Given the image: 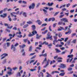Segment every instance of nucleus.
Returning <instances> with one entry per match:
<instances>
[{
  "instance_id": "nucleus-1",
  "label": "nucleus",
  "mask_w": 77,
  "mask_h": 77,
  "mask_svg": "<svg viewBox=\"0 0 77 77\" xmlns=\"http://www.w3.org/2000/svg\"><path fill=\"white\" fill-rule=\"evenodd\" d=\"M73 56H74L72 54H71L70 55H69L67 56V57H69L68 59L67 60V62L68 63L69 62H71L72 60V59H73Z\"/></svg>"
},
{
  "instance_id": "nucleus-2",
  "label": "nucleus",
  "mask_w": 77,
  "mask_h": 77,
  "mask_svg": "<svg viewBox=\"0 0 77 77\" xmlns=\"http://www.w3.org/2000/svg\"><path fill=\"white\" fill-rule=\"evenodd\" d=\"M32 34L31 32H29V34L28 36L29 37H31V36H34V35H35V34H36V33H37V31H36L34 30L32 32Z\"/></svg>"
},
{
  "instance_id": "nucleus-3",
  "label": "nucleus",
  "mask_w": 77,
  "mask_h": 77,
  "mask_svg": "<svg viewBox=\"0 0 77 77\" xmlns=\"http://www.w3.org/2000/svg\"><path fill=\"white\" fill-rule=\"evenodd\" d=\"M51 35V33L50 32H48V34H47V36H48V37H46V39H50V40H51V39H52V36H51L50 37H49Z\"/></svg>"
},
{
  "instance_id": "nucleus-4",
  "label": "nucleus",
  "mask_w": 77,
  "mask_h": 77,
  "mask_svg": "<svg viewBox=\"0 0 77 77\" xmlns=\"http://www.w3.org/2000/svg\"><path fill=\"white\" fill-rule=\"evenodd\" d=\"M8 54H6V53H4L2 54L1 56V57H2L1 58V60H2V59H3L4 58H5L6 56H8Z\"/></svg>"
},
{
  "instance_id": "nucleus-5",
  "label": "nucleus",
  "mask_w": 77,
  "mask_h": 77,
  "mask_svg": "<svg viewBox=\"0 0 77 77\" xmlns=\"http://www.w3.org/2000/svg\"><path fill=\"white\" fill-rule=\"evenodd\" d=\"M35 6V4L32 3L29 7V8L30 9H34Z\"/></svg>"
},
{
  "instance_id": "nucleus-6",
  "label": "nucleus",
  "mask_w": 77,
  "mask_h": 77,
  "mask_svg": "<svg viewBox=\"0 0 77 77\" xmlns=\"http://www.w3.org/2000/svg\"><path fill=\"white\" fill-rule=\"evenodd\" d=\"M60 20L62 21H64V23H68V19L66 18H63Z\"/></svg>"
},
{
  "instance_id": "nucleus-7",
  "label": "nucleus",
  "mask_w": 77,
  "mask_h": 77,
  "mask_svg": "<svg viewBox=\"0 0 77 77\" xmlns=\"http://www.w3.org/2000/svg\"><path fill=\"white\" fill-rule=\"evenodd\" d=\"M60 68H66V65L65 64H61L60 65Z\"/></svg>"
},
{
  "instance_id": "nucleus-8",
  "label": "nucleus",
  "mask_w": 77,
  "mask_h": 77,
  "mask_svg": "<svg viewBox=\"0 0 77 77\" xmlns=\"http://www.w3.org/2000/svg\"><path fill=\"white\" fill-rule=\"evenodd\" d=\"M50 59H48V60L47 61V63L45 66H44V68H46L48 65V64L50 63Z\"/></svg>"
},
{
  "instance_id": "nucleus-9",
  "label": "nucleus",
  "mask_w": 77,
  "mask_h": 77,
  "mask_svg": "<svg viewBox=\"0 0 77 77\" xmlns=\"http://www.w3.org/2000/svg\"><path fill=\"white\" fill-rule=\"evenodd\" d=\"M12 71H8L7 73V74L9 75H11L13 74V72H12Z\"/></svg>"
},
{
  "instance_id": "nucleus-10",
  "label": "nucleus",
  "mask_w": 77,
  "mask_h": 77,
  "mask_svg": "<svg viewBox=\"0 0 77 77\" xmlns=\"http://www.w3.org/2000/svg\"><path fill=\"white\" fill-rule=\"evenodd\" d=\"M54 73H57V74H59V72L57 71H55L52 72L51 73V74H52V75L54 74Z\"/></svg>"
},
{
  "instance_id": "nucleus-11",
  "label": "nucleus",
  "mask_w": 77,
  "mask_h": 77,
  "mask_svg": "<svg viewBox=\"0 0 77 77\" xmlns=\"http://www.w3.org/2000/svg\"><path fill=\"white\" fill-rule=\"evenodd\" d=\"M36 22L38 23V24L39 25H41V24H42V22L41 21V20H37Z\"/></svg>"
},
{
  "instance_id": "nucleus-12",
  "label": "nucleus",
  "mask_w": 77,
  "mask_h": 77,
  "mask_svg": "<svg viewBox=\"0 0 77 77\" xmlns=\"http://www.w3.org/2000/svg\"><path fill=\"white\" fill-rule=\"evenodd\" d=\"M58 41L56 40V39H55L53 42V44H54V45H56V43H55V42H57Z\"/></svg>"
},
{
  "instance_id": "nucleus-13",
  "label": "nucleus",
  "mask_w": 77,
  "mask_h": 77,
  "mask_svg": "<svg viewBox=\"0 0 77 77\" xmlns=\"http://www.w3.org/2000/svg\"><path fill=\"white\" fill-rule=\"evenodd\" d=\"M41 35L39 36L38 34H37L36 35V38L37 39H39Z\"/></svg>"
},
{
  "instance_id": "nucleus-14",
  "label": "nucleus",
  "mask_w": 77,
  "mask_h": 77,
  "mask_svg": "<svg viewBox=\"0 0 77 77\" xmlns=\"http://www.w3.org/2000/svg\"><path fill=\"white\" fill-rule=\"evenodd\" d=\"M7 60V59H5L3 61L2 63L3 64H5L6 63V60Z\"/></svg>"
},
{
  "instance_id": "nucleus-15",
  "label": "nucleus",
  "mask_w": 77,
  "mask_h": 77,
  "mask_svg": "<svg viewBox=\"0 0 77 77\" xmlns=\"http://www.w3.org/2000/svg\"><path fill=\"white\" fill-rule=\"evenodd\" d=\"M48 32V30H46V31H45L44 32H42V33L43 35H44V34H45V33H47Z\"/></svg>"
},
{
  "instance_id": "nucleus-16",
  "label": "nucleus",
  "mask_w": 77,
  "mask_h": 77,
  "mask_svg": "<svg viewBox=\"0 0 77 77\" xmlns=\"http://www.w3.org/2000/svg\"><path fill=\"white\" fill-rule=\"evenodd\" d=\"M47 58H45V59L43 60V61L42 62V64L43 65L44 63H45V62H46L47 61Z\"/></svg>"
},
{
  "instance_id": "nucleus-17",
  "label": "nucleus",
  "mask_w": 77,
  "mask_h": 77,
  "mask_svg": "<svg viewBox=\"0 0 77 77\" xmlns=\"http://www.w3.org/2000/svg\"><path fill=\"white\" fill-rule=\"evenodd\" d=\"M43 11L44 12V14H46V13H47V10H46L45 9H43Z\"/></svg>"
},
{
  "instance_id": "nucleus-18",
  "label": "nucleus",
  "mask_w": 77,
  "mask_h": 77,
  "mask_svg": "<svg viewBox=\"0 0 77 77\" xmlns=\"http://www.w3.org/2000/svg\"><path fill=\"white\" fill-rule=\"evenodd\" d=\"M20 76H21V74L20 73V72H19L17 73L16 77H20Z\"/></svg>"
},
{
  "instance_id": "nucleus-19",
  "label": "nucleus",
  "mask_w": 77,
  "mask_h": 77,
  "mask_svg": "<svg viewBox=\"0 0 77 77\" xmlns=\"http://www.w3.org/2000/svg\"><path fill=\"white\" fill-rule=\"evenodd\" d=\"M65 75V73L64 72H62L60 73L59 75L61 76H63Z\"/></svg>"
},
{
  "instance_id": "nucleus-20",
  "label": "nucleus",
  "mask_w": 77,
  "mask_h": 77,
  "mask_svg": "<svg viewBox=\"0 0 77 77\" xmlns=\"http://www.w3.org/2000/svg\"><path fill=\"white\" fill-rule=\"evenodd\" d=\"M63 23V21H60L58 23V25H62Z\"/></svg>"
},
{
  "instance_id": "nucleus-21",
  "label": "nucleus",
  "mask_w": 77,
  "mask_h": 77,
  "mask_svg": "<svg viewBox=\"0 0 77 77\" xmlns=\"http://www.w3.org/2000/svg\"><path fill=\"white\" fill-rule=\"evenodd\" d=\"M32 27L33 30H34L36 29V28H35V26L33 25H32Z\"/></svg>"
},
{
  "instance_id": "nucleus-22",
  "label": "nucleus",
  "mask_w": 77,
  "mask_h": 77,
  "mask_svg": "<svg viewBox=\"0 0 77 77\" xmlns=\"http://www.w3.org/2000/svg\"><path fill=\"white\" fill-rule=\"evenodd\" d=\"M9 21H12V18L10 17V16H9L8 17Z\"/></svg>"
},
{
  "instance_id": "nucleus-23",
  "label": "nucleus",
  "mask_w": 77,
  "mask_h": 77,
  "mask_svg": "<svg viewBox=\"0 0 77 77\" xmlns=\"http://www.w3.org/2000/svg\"><path fill=\"white\" fill-rule=\"evenodd\" d=\"M48 47L49 48H51V47L52 46V44L51 43L50 44L48 45Z\"/></svg>"
},
{
  "instance_id": "nucleus-24",
  "label": "nucleus",
  "mask_w": 77,
  "mask_h": 77,
  "mask_svg": "<svg viewBox=\"0 0 77 77\" xmlns=\"http://www.w3.org/2000/svg\"><path fill=\"white\" fill-rule=\"evenodd\" d=\"M55 50L56 51V52H57V53H60V50L56 48V49H55Z\"/></svg>"
},
{
  "instance_id": "nucleus-25",
  "label": "nucleus",
  "mask_w": 77,
  "mask_h": 77,
  "mask_svg": "<svg viewBox=\"0 0 77 77\" xmlns=\"http://www.w3.org/2000/svg\"><path fill=\"white\" fill-rule=\"evenodd\" d=\"M32 46H31L29 47V51H32Z\"/></svg>"
},
{
  "instance_id": "nucleus-26",
  "label": "nucleus",
  "mask_w": 77,
  "mask_h": 77,
  "mask_svg": "<svg viewBox=\"0 0 77 77\" xmlns=\"http://www.w3.org/2000/svg\"><path fill=\"white\" fill-rule=\"evenodd\" d=\"M23 41L25 43H26V42H27V41H28V40H27V39H23Z\"/></svg>"
},
{
  "instance_id": "nucleus-27",
  "label": "nucleus",
  "mask_w": 77,
  "mask_h": 77,
  "mask_svg": "<svg viewBox=\"0 0 77 77\" xmlns=\"http://www.w3.org/2000/svg\"><path fill=\"white\" fill-rule=\"evenodd\" d=\"M56 25H57V23H54L53 25V27L54 28H55V27H56Z\"/></svg>"
},
{
  "instance_id": "nucleus-28",
  "label": "nucleus",
  "mask_w": 77,
  "mask_h": 77,
  "mask_svg": "<svg viewBox=\"0 0 77 77\" xmlns=\"http://www.w3.org/2000/svg\"><path fill=\"white\" fill-rule=\"evenodd\" d=\"M59 11H58V12L55 13L54 15V16L55 17V16H56V15H57L59 14Z\"/></svg>"
},
{
  "instance_id": "nucleus-29",
  "label": "nucleus",
  "mask_w": 77,
  "mask_h": 77,
  "mask_svg": "<svg viewBox=\"0 0 77 77\" xmlns=\"http://www.w3.org/2000/svg\"><path fill=\"white\" fill-rule=\"evenodd\" d=\"M40 5H41L40 3H38L37 4L36 6V8H38V7L40 6Z\"/></svg>"
},
{
  "instance_id": "nucleus-30",
  "label": "nucleus",
  "mask_w": 77,
  "mask_h": 77,
  "mask_svg": "<svg viewBox=\"0 0 77 77\" xmlns=\"http://www.w3.org/2000/svg\"><path fill=\"white\" fill-rule=\"evenodd\" d=\"M23 16H24V17H26L27 15L26 14V13L25 12H23Z\"/></svg>"
},
{
  "instance_id": "nucleus-31",
  "label": "nucleus",
  "mask_w": 77,
  "mask_h": 77,
  "mask_svg": "<svg viewBox=\"0 0 77 77\" xmlns=\"http://www.w3.org/2000/svg\"><path fill=\"white\" fill-rule=\"evenodd\" d=\"M65 6H66V5H63L61 6L60 8H65Z\"/></svg>"
},
{
  "instance_id": "nucleus-32",
  "label": "nucleus",
  "mask_w": 77,
  "mask_h": 77,
  "mask_svg": "<svg viewBox=\"0 0 77 77\" xmlns=\"http://www.w3.org/2000/svg\"><path fill=\"white\" fill-rule=\"evenodd\" d=\"M43 56L44 57H47V53H45V54H42Z\"/></svg>"
},
{
  "instance_id": "nucleus-33",
  "label": "nucleus",
  "mask_w": 77,
  "mask_h": 77,
  "mask_svg": "<svg viewBox=\"0 0 77 77\" xmlns=\"http://www.w3.org/2000/svg\"><path fill=\"white\" fill-rule=\"evenodd\" d=\"M8 69H10V71H12V69L10 67H8L7 68Z\"/></svg>"
},
{
  "instance_id": "nucleus-34",
  "label": "nucleus",
  "mask_w": 77,
  "mask_h": 77,
  "mask_svg": "<svg viewBox=\"0 0 77 77\" xmlns=\"http://www.w3.org/2000/svg\"><path fill=\"white\" fill-rule=\"evenodd\" d=\"M13 27V26H11L10 27L9 26H7L8 29H11Z\"/></svg>"
},
{
  "instance_id": "nucleus-35",
  "label": "nucleus",
  "mask_w": 77,
  "mask_h": 77,
  "mask_svg": "<svg viewBox=\"0 0 77 77\" xmlns=\"http://www.w3.org/2000/svg\"><path fill=\"white\" fill-rule=\"evenodd\" d=\"M51 26H50L49 27V30L50 31V32H51L52 31V29H51Z\"/></svg>"
},
{
  "instance_id": "nucleus-36",
  "label": "nucleus",
  "mask_w": 77,
  "mask_h": 77,
  "mask_svg": "<svg viewBox=\"0 0 77 77\" xmlns=\"http://www.w3.org/2000/svg\"><path fill=\"white\" fill-rule=\"evenodd\" d=\"M28 26H29L28 24L25 25L23 26V28H26V27H28Z\"/></svg>"
},
{
  "instance_id": "nucleus-37",
  "label": "nucleus",
  "mask_w": 77,
  "mask_h": 77,
  "mask_svg": "<svg viewBox=\"0 0 77 77\" xmlns=\"http://www.w3.org/2000/svg\"><path fill=\"white\" fill-rule=\"evenodd\" d=\"M2 73H0V76L3 75V70H2Z\"/></svg>"
},
{
  "instance_id": "nucleus-38",
  "label": "nucleus",
  "mask_w": 77,
  "mask_h": 77,
  "mask_svg": "<svg viewBox=\"0 0 77 77\" xmlns=\"http://www.w3.org/2000/svg\"><path fill=\"white\" fill-rule=\"evenodd\" d=\"M57 60H62V58L61 57H58L57 59Z\"/></svg>"
},
{
  "instance_id": "nucleus-39",
  "label": "nucleus",
  "mask_w": 77,
  "mask_h": 77,
  "mask_svg": "<svg viewBox=\"0 0 77 77\" xmlns=\"http://www.w3.org/2000/svg\"><path fill=\"white\" fill-rule=\"evenodd\" d=\"M35 60H31L29 63L30 64H31V63H33V62H34V61H35Z\"/></svg>"
},
{
  "instance_id": "nucleus-40",
  "label": "nucleus",
  "mask_w": 77,
  "mask_h": 77,
  "mask_svg": "<svg viewBox=\"0 0 77 77\" xmlns=\"http://www.w3.org/2000/svg\"><path fill=\"white\" fill-rule=\"evenodd\" d=\"M66 10H67L66 8H63L62 9V11H66Z\"/></svg>"
},
{
  "instance_id": "nucleus-41",
  "label": "nucleus",
  "mask_w": 77,
  "mask_h": 77,
  "mask_svg": "<svg viewBox=\"0 0 77 77\" xmlns=\"http://www.w3.org/2000/svg\"><path fill=\"white\" fill-rule=\"evenodd\" d=\"M30 71H32V72H33V71H36V69H30Z\"/></svg>"
},
{
  "instance_id": "nucleus-42",
  "label": "nucleus",
  "mask_w": 77,
  "mask_h": 77,
  "mask_svg": "<svg viewBox=\"0 0 77 77\" xmlns=\"http://www.w3.org/2000/svg\"><path fill=\"white\" fill-rule=\"evenodd\" d=\"M27 24H32V22H31V21H29V22H27Z\"/></svg>"
},
{
  "instance_id": "nucleus-43",
  "label": "nucleus",
  "mask_w": 77,
  "mask_h": 77,
  "mask_svg": "<svg viewBox=\"0 0 77 77\" xmlns=\"http://www.w3.org/2000/svg\"><path fill=\"white\" fill-rule=\"evenodd\" d=\"M43 44H45L46 45H48V43L46 42H43Z\"/></svg>"
},
{
  "instance_id": "nucleus-44",
  "label": "nucleus",
  "mask_w": 77,
  "mask_h": 77,
  "mask_svg": "<svg viewBox=\"0 0 77 77\" xmlns=\"http://www.w3.org/2000/svg\"><path fill=\"white\" fill-rule=\"evenodd\" d=\"M69 13H65V15H66V16H68Z\"/></svg>"
},
{
  "instance_id": "nucleus-45",
  "label": "nucleus",
  "mask_w": 77,
  "mask_h": 77,
  "mask_svg": "<svg viewBox=\"0 0 77 77\" xmlns=\"http://www.w3.org/2000/svg\"><path fill=\"white\" fill-rule=\"evenodd\" d=\"M72 68H69L68 69V71H71V70H72Z\"/></svg>"
},
{
  "instance_id": "nucleus-46",
  "label": "nucleus",
  "mask_w": 77,
  "mask_h": 77,
  "mask_svg": "<svg viewBox=\"0 0 77 77\" xmlns=\"http://www.w3.org/2000/svg\"><path fill=\"white\" fill-rule=\"evenodd\" d=\"M64 14H63V15H61L60 16L59 18H62V17H63V16H64Z\"/></svg>"
},
{
  "instance_id": "nucleus-47",
  "label": "nucleus",
  "mask_w": 77,
  "mask_h": 77,
  "mask_svg": "<svg viewBox=\"0 0 77 77\" xmlns=\"http://www.w3.org/2000/svg\"><path fill=\"white\" fill-rule=\"evenodd\" d=\"M6 40V38H4L2 39V41L3 42H5V41Z\"/></svg>"
},
{
  "instance_id": "nucleus-48",
  "label": "nucleus",
  "mask_w": 77,
  "mask_h": 77,
  "mask_svg": "<svg viewBox=\"0 0 77 77\" xmlns=\"http://www.w3.org/2000/svg\"><path fill=\"white\" fill-rule=\"evenodd\" d=\"M7 47H9L10 45V42H7Z\"/></svg>"
},
{
  "instance_id": "nucleus-49",
  "label": "nucleus",
  "mask_w": 77,
  "mask_h": 77,
  "mask_svg": "<svg viewBox=\"0 0 77 77\" xmlns=\"http://www.w3.org/2000/svg\"><path fill=\"white\" fill-rule=\"evenodd\" d=\"M35 54V53H32L29 54V56H33V55H34Z\"/></svg>"
},
{
  "instance_id": "nucleus-50",
  "label": "nucleus",
  "mask_w": 77,
  "mask_h": 77,
  "mask_svg": "<svg viewBox=\"0 0 77 77\" xmlns=\"http://www.w3.org/2000/svg\"><path fill=\"white\" fill-rule=\"evenodd\" d=\"M74 64H72L70 65V67H74Z\"/></svg>"
},
{
  "instance_id": "nucleus-51",
  "label": "nucleus",
  "mask_w": 77,
  "mask_h": 77,
  "mask_svg": "<svg viewBox=\"0 0 77 77\" xmlns=\"http://www.w3.org/2000/svg\"><path fill=\"white\" fill-rule=\"evenodd\" d=\"M5 30H6V31H7V32H9V33H10V32H11L10 30H9V29H5Z\"/></svg>"
},
{
  "instance_id": "nucleus-52",
  "label": "nucleus",
  "mask_w": 77,
  "mask_h": 77,
  "mask_svg": "<svg viewBox=\"0 0 77 77\" xmlns=\"http://www.w3.org/2000/svg\"><path fill=\"white\" fill-rule=\"evenodd\" d=\"M38 62V60H37L35 61V62L33 64V65H36V63H37Z\"/></svg>"
},
{
  "instance_id": "nucleus-53",
  "label": "nucleus",
  "mask_w": 77,
  "mask_h": 77,
  "mask_svg": "<svg viewBox=\"0 0 77 77\" xmlns=\"http://www.w3.org/2000/svg\"><path fill=\"white\" fill-rule=\"evenodd\" d=\"M60 28H61V29L62 30H65V29H64V28L62 27V26H60Z\"/></svg>"
},
{
  "instance_id": "nucleus-54",
  "label": "nucleus",
  "mask_w": 77,
  "mask_h": 77,
  "mask_svg": "<svg viewBox=\"0 0 77 77\" xmlns=\"http://www.w3.org/2000/svg\"><path fill=\"white\" fill-rule=\"evenodd\" d=\"M51 18L52 20V21H55V18L52 17Z\"/></svg>"
},
{
  "instance_id": "nucleus-55",
  "label": "nucleus",
  "mask_w": 77,
  "mask_h": 77,
  "mask_svg": "<svg viewBox=\"0 0 77 77\" xmlns=\"http://www.w3.org/2000/svg\"><path fill=\"white\" fill-rule=\"evenodd\" d=\"M18 45H19L18 43H16L14 45V47H17V46Z\"/></svg>"
},
{
  "instance_id": "nucleus-56",
  "label": "nucleus",
  "mask_w": 77,
  "mask_h": 77,
  "mask_svg": "<svg viewBox=\"0 0 77 77\" xmlns=\"http://www.w3.org/2000/svg\"><path fill=\"white\" fill-rule=\"evenodd\" d=\"M58 31H61L62 29H60V28H58L57 29Z\"/></svg>"
},
{
  "instance_id": "nucleus-57",
  "label": "nucleus",
  "mask_w": 77,
  "mask_h": 77,
  "mask_svg": "<svg viewBox=\"0 0 77 77\" xmlns=\"http://www.w3.org/2000/svg\"><path fill=\"white\" fill-rule=\"evenodd\" d=\"M47 26V24L46 23H44L42 25V26L43 27L44 26Z\"/></svg>"
},
{
  "instance_id": "nucleus-58",
  "label": "nucleus",
  "mask_w": 77,
  "mask_h": 77,
  "mask_svg": "<svg viewBox=\"0 0 77 77\" xmlns=\"http://www.w3.org/2000/svg\"><path fill=\"white\" fill-rule=\"evenodd\" d=\"M16 34H18V35H21V32H16Z\"/></svg>"
},
{
  "instance_id": "nucleus-59",
  "label": "nucleus",
  "mask_w": 77,
  "mask_h": 77,
  "mask_svg": "<svg viewBox=\"0 0 77 77\" xmlns=\"http://www.w3.org/2000/svg\"><path fill=\"white\" fill-rule=\"evenodd\" d=\"M50 76H51V77H52L51 76V75L50 74H49L48 75H46L47 77H50Z\"/></svg>"
},
{
  "instance_id": "nucleus-60",
  "label": "nucleus",
  "mask_w": 77,
  "mask_h": 77,
  "mask_svg": "<svg viewBox=\"0 0 77 77\" xmlns=\"http://www.w3.org/2000/svg\"><path fill=\"white\" fill-rule=\"evenodd\" d=\"M75 11V10H71L70 11L71 13H73V12H74Z\"/></svg>"
},
{
  "instance_id": "nucleus-61",
  "label": "nucleus",
  "mask_w": 77,
  "mask_h": 77,
  "mask_svg": "<svg viewBox=\"0 0 77 77\" xmlns=\"http://www.w3.org/2000/svg\"><path fill=\"white\" fill-rule=\"evenodd\" d=\"M50 11H51L53 10V8H50L49 9Z\"/></svg>"
},
{
  "instance_id": "nucleus-62",
  "label": "nucleus",
  "mask_w": 77,
  "mask_h": 77,
  "mask_svg": "<svg viewBox=\"0 0 77 77\" xmlns=\"http://www.w3.org/2000/svg\"><path fill=\"white\" fill-rule=\"evenodd\" d=\"M70 5V3H69L68 4H67L66 5L67 8H68V7H69V5Z\"/></svg>"
},
{
  "instance_id": "nucleus-63",
  "label": "nucleus",
  "mask_w": 77,
  "mask_h": 77,
  "mask_svg": "<svg viewBox=\"0 0 77 77\" xmlns=\"http://www.w3.org/2000/svg\"><path fill=\"white\" fill-rule=\"evenodd\" d=\"M26 45H23L22 46V48H24L25 47H26Z\"/></svg>"
},
{
  "instance_id": "nucleus-64",
  "label": "nucleus",
  "mask_w": 77,
  "mask_h": 77,
  "mask_svg": "<svg viewBox=\"0 0 77 77\" xmlns=\"http://www.w3.org/2000/svg\"><path fill=\"white\" fill-rule=\"evenodd\" d=\"M66 51H63L61 53V54H65V53H66Z\"/></svg>"
}]
</instances>
